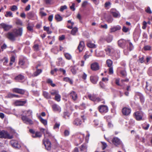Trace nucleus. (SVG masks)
I'll return each instance as SVG.
<instances>
[{"label": "nucleus", "instance_id": "36", "mask_svg": "<svg viewBox=\"0 0 152 152\" xmlns=\"http://www.w3.org/2000/svg\"><path fill=\"white\" fill-rule=\"evenodd\" d=\"M50 94L53 95H56L58 93V92L56 90H52L50 91Z\"/></svg>", "mask_w": 152, "mask_h": 152}, {"label": "nucleus", "instance_id": "50", "mask_svg": "<svg viewBox=\"0 0 152 152\" xmlns=\"http://www.w3.org/2000/svg\"><path fill=\"white\" fill-rule=\"evenodd\" d=\"M140 95V101L142 103L143 102H144V99L143 96L141 94H139Z\"/></svg>", "mask_w": 152, "mask_h": 152}, {"label": "nucleus", "instance_id": "25", "mask_svg": "<svg viewBox=\"0 0 152 152\" xmlns=\"http://www.w3.org/2000/svg\"><path fill=\"white\" fill-rule=\"evenodd\" d=\"M26 101L17 100L15 102V104L17 106H23L26 103Z\"/></svg>", "mask_w": 152, "mask_h": 152}, {"label": "nucleus", "instance_id": "62", "mask_svg": "<svg viewBox=\"0 0 152 152\" xmlns=\"http://www.w3.org/2000/svg\"><path fill=\"white\" fill-rule=\"evenodd\" d=\"M28 16L30 17H33L34 16V14L32 12H30L28 14Z\"/></svg>", "mask_w": 152, "mask_h": 152}, {"label": "nucleus", "instance_id": "55", "mask_svg": "<svg viewBox=\"0 0 152 152\" xmlns=\"http://www.w3.org/2000/svg\"><path fill=\"white\" fill-rule=\"evenodd\" d=\"M60 125V124H59L57 123H56L53 127L54 129H55L57 128H58Z\"/></svg>", "mask_w": 152, "mask_h": 152}, {"label": "nucleus", "instance_id": "42", "mask_svg": "<svg viewBox=\"0 0 152 152\" xmlns=\"http://www.w3.org/2000/svg\"><path fill=\"white\" fill-rule=\"evenodd\" d=\"M87 147L86 146L82 145L80 147V150L81 151H84L86 152Z\"/></svg>", "mask_w": 152, "mask_h": 152}, {"label": "nucleus", "instance_id": "9", "mask_svg": "<svg viewBox=\"0 0 152 152\" xmlns=\"http://www.w3.org/2000/svg\"><path fill=\"white\" fill-rule=\"evenodd\" d=\"M91 69L93 71H97L99 69V64L96 62H94L91 64Z\"/></svg>", "mask_w": 152, "mask_h": 152}, {"label": "nucleus", "instance_id": "24", "mask_svg": "<svg viewBox=\"0 0 152 152\" xmlns=\"http://www.w3.org/2000/svg\"><path fill=\"white\" fill-rule=\"evenodd\" d=\"M70 96L74 101L76 100L77 98V94L74 91H72L70 93Z\"/></svg>", "mask_w": 152, "mask_h": 152}, {"label": "nucleus", "instance_id": "60", "mask_svg": "<svg viewBox=\"0 0 152 152\" xmlns=\"http://www.w3.org/2000/svg\"><path fill=\"white\" fill-rule=\"evenodd\" d=\"M139 61L141 63H143L144 61V57H142L140 58L139 60Z\"/></svg>", "mask_w": 152, "mask_h": 152}, {"label": "nucleus", "instance_id": "46", "mask_svg": "<svg viewBox=\"0 0 152 152\" xmlns=\"http://www.w3.org/2000/svg\"><path fill=\"white\" fill-rule=\"evenodd\" d=\"M67 8V7L66 6V5H64L63 6H62L61 7L60 9V11H63L64 10L66 9Z\"/></svg>", "mask_w": 152, "mask_h": 152}, {"label": "nucleus", "instance_id": "48", "mask_svg": "<svg viewBox=\"0 0 152 152\" xmlns=\"http://www.w3.org/2000/svg\"><path fill=\"white\" fill-rule=\"evenodd\" d=\"M109 73L110 74H113V68L112 67H109Z\"/></svg>", "mask_w": 152, "mask_h": 152}, {"label": "nucleus", "instance_id": "20", "mask_svg": "<svg viewBox=\"0 0 152 152\" xmlns=\"http://www.w3.org/2000/svg\"><path fill=\"white\" fill-rule=\"evenodd\" d=\"M52 108L53 110L55 111H57L60 112L61 111V108L58 105L55 104L52 106Z\"/></svg>", "mask_w": 152, "mask_h": 152}, {"label": "nucleus", "instance_id": "51", "mask_svg": "<svg viewBox=\"0 0 152 152\" xmlns=\"http://www.w3.org/2000/svg\"><path fill=\"white\" fill-rule=\"evenodd\" d=\"M16 23L17 24L20 25H22V21L19 19H18L17 20Z\"/></svg>", "mask_w": 152, "mask_h": 152}, {"label": "nucleus", "instance_id": "34", "mask_svg": "<svg viewBox=\"0 0 152 152\" xmlns=\"http://www.w3.org/2000/svg\"><path fill=\"white\" fill-rule=\"evenodd\" d=\"M106 64L108 67H110L113 64V62L110 59H108L106 61Z\"/></svg>", "mask_w": 152, "mask_h": 152}, {"label": "nucleus", "instance_id": "40", "mask_svg": "<svg viewBox=\"0 0 152 152\" xmlns=\"http://www.w3.org/2000/svg\"><path fill=\"white\" fill-rule=\"evenodd\" d=\"M128 45H129V50L131 51L133 48V47L132 45V43L130 42L129 41H128V43H127V44L126 46L127 47V48H128Z\"/></svg>", "mask_w": 152, "mask_h": 152}, {"label": "nucleus", "instance_id": "49", "mask_svg": "<svg viewBox=\"0 0 152 152\" xmlns=\"http://www.w3.org/2000/svg\"><path fill=\"white\" fill-rule=\"evenodd\" d=\"M129 30V28L124 26L123 27L122 31L125 32H127Z\"/></svg>", "mask_w": 152, "mask_h": 152}, {"label": "nucleus", "instance_id": "23", "mask_svg": "<svg viewBox=\"0 0 152 152\" xmlns=\"http://www.w3.org/2000/svg\"><path fill=\"white\" fill-rule=\"evenodd\" d=\"M42 136V134L40 132H36L32 134V136L34 138L39 137L40 138Z\"/></svg>", "mask_w": 152, "mask_h": 152}, {"label": "nucleus", "instance_id": "31", "mask_svg": "<svg viewBox=\"0 0 152 152\" xmlns=\"http://www.w3.org/2000/svg\"><path fill=\"white\" fill-rule=\"evenodd\" d=\"M87 46L90 48H95L96 47V45L94 43L91 42H89L87 44Z\"/></svg>", "mask_w": 152, "mask_h": 152}, {"label": "nucleus", "instance_id": "30", "mask_svg": "<svg viewBox=\"0 0 152 152\" xmlns=\"http://www.w3.org/2000/svg\"><path fill=\"white\" fill-rule=\"evenodd\" d=\"M43 95L45 98L47 99H49L51 98L50 96L48 93L46 91L43 92Z\"/></svg>", "mask_w": 152, "mask_h": 152}, {"label": "nucleus", "instance_id": "4", "mask_svg": "<svg viewBox=\"0 0 152 152\" xmlns=\"http://www.w3.org/2000/svg\"><path fill=\"white\" fill-rule=\"evenodd\" d=\"M106 54L109 56H111L115 50L114 48L112 46H108L105 49Z\"/></svg>", "mask_w": 152, "mask_h": 152}, {"label": "nucleus", "instance_id": "32", "mask_svg": "<svg viewBox=\"0 0 152 152\" xmlns=\"http://www.w3.org/2000/svg\"><path fill=\"white\" fill-rule=\"evenodd\" d=\"M55 19L58 21H60L62 20V18L58 14L56 15L55 16Z\"/></svg>", "mask_w": 152, "mask_h": 152}, {"label": "nucleus", "instance_id": "63", "mask_svg": "<svg viewBox=\"0 0 152 152\" xmlns=\"http://www.w3.org/2000/svg\"><path fill=\"white\" fill-rule=\"evenodd\" d=\"M27 28L28 30L29 31H33V27L31 26H28L27 27Z\"/></svg>", "mask_w": 152, "mask_h": 152}, {"label": "nucleus", "instance_id": "58", "mask_svg": "<svg viewBox=\"0 0 152 152\" xmlns=\"http://www.w3.org/2000/svg\"><path fill=\"white\" fill-rule=\"evenodd\" d=\"M75 4L74 3H73L72 6L70 7V9L73 11H74L75 10Z\"/></svg>", "mask_w": 152, "mask_h": 152}, {"label": "nucleus", "instance_id": "56", "mask_svg": "<svg viewBox=\"0 0 152 152\" xmlns=\"http://www.w3.org/2000/svg\"><path fill=\"white\" fill-rule=\"evenodd\" d=\"M113 20V19L112 17H109L107 20V22L108 23H111Z\"/></svg>", "mask_w": 152, "mask_h": 152}, {"label": "nucleus", "instance_id": "38", "mask_svg": "<svg viewBox=\"0 0 152 152\" xmlns=\"http://www.w3.org/2000/svg\"><path fill=\"white\" fill-rule=\"evenodd\" d=\"M5 16L7 17H13L12 13L11 11H7L6 12Z\"/></svg>", "mask_w": 152, "mask_h": 152}, {"label": "nucleus", "instance_id": "14", "mask_svg": "<svg viewBox=\"0 0 152 152\" xmlns=\"http://www.w3.org/2000/svg\"><path fill=\"white\" fill-rule=\"evenodd\" d=\"M98 77L96 75L91 76L90 80L91 83L93 84H96L98 80Z\"/></svg>", "mask_w": 152, "mask_h": 152}, {"label": "nucleus", "instance_id": "37", "mask_svg": "<svg viewBox=\"0 0 152 152\" xmlns=\"http://www.w3.org/2000/svg\"><path fill=\"white\" fill-rule=\"evenodd\" d=\"M61 97V96L58 93L55 95V99L58 102H59L60 101Z\"/></svg>", "mask_w": 152, "mask_h": 152}, {"label": "nucleus", "instance_id": "2", "mask_svg": "<svg viewBox=\"0 0 152 152\" xmlns=\"http://www.w3.org/2000/svg\"><path fill=\"white\" fill-rule=\"evenodd\" d=\"M127 43H128V41L123 39H120L118 41V46L122 48H124L126 46Z\"/></svg>", "mask_w": 152, "mask_h": 152}, {"label": "nucleus", "instance_id": "41", "mask_svg": "<svg viewBox=\"0 0 152 152\" xmlns=\"http://www.w3.org/2000/svg\"><path fill=\"white\" fill-rule=\"evenodd\" d=\"M8 96L9 98H12L13 97H19L18 95L13 94L11 93H9Z\"/></svg>", "mask_w": 152, "mask_h": 152}, {"label": "nucleus", "instance_id": "33", "mask_svg": "<svg viewBox=\"0 0 152 152\" xmlns=\"http://www.w3.org/2000/svg\"><path fill=\"white\" fill-rule=\"evenodd\" d=\"M77 31V28L76 27H74L72 28L71 31V34L73 35H75Z\"/></svg>", "mask_w": 152, "mask_h": 152}, {"label": "nucleus", "instance_id": "64", "mask_svg": "<svg viewBox=\"0 0 152 152\" xmlns=\"http://www.w3.org/2000/svg\"><path fill=\"white\" fill-rule=\"evenodd\" d=\"M87 1H84L82 3V6L83 7H85L87 4Z\"/></svg>", "mask_w": 152, "mask_h": 152}, {"label": "nucleus", "instance_id": "7", "mask_svg": "<svg viewBox=\"0 0 152 152\" xmlns=\"http://www.w3.org/2000/svg\"><path fill=\"white\" fill-rule=\"evenodd\" d=\"M22 119L24 123L27 124H32L33 123V121L31 119L28 118L26 116H23Z\"/></svg>", "mask_w": 152, "mask_h": 152}, {"label": "nucleus", "instance_id": "27", "mask_svg": "<svg viewBox=\"0 0 152 152\" xmlns=\"http://www.w3.org/2000/svg\"><path fill=\"white\" fill-rule=\"evenodd\" d=\"M24 76L21 75H19L15 77V80L20 81L24 79Z\"/></svg>", "mask_w": 152, "mask_h": 152}, {"label": "nucleus", "instance_id": "57", "mask_svg": "<svg viewBox=\"0 0 152 152\" xmlns=\"http://www.w3.org/2000/svg\"><path fill=\"white\" fill-rule=\"evenodd\" d=\"M4 61L3 62V64L4 65H6L8 61V58H4Z\"/></svg>", "mask_w": 152, "mask_h": 152}, {"label": "nucleus", "instance_id": "16", "mask_svg": "<svg viewBox=\"0 0 152 152\" xmlns=\"http://www.w3.org/2000/svg\"><path fill=\"white\" fill-rule=\"evenodd\" d=\"M121 29V27L119 25H117L111 28H110V32H115V31L120 30Z\"/></svg>", "mask_w": 152, "mask_h": 152}, {"label": "nucleus", "instance_id": "54", "mask_svg": "<svg viewBox=\"0 0 152 152\" xmlns=\"http://www.w3.org/2000/svg\"><path fill=\"white\" fill-rule=\"evenodd\" d=\"M69 134V131L66 130L64 132V134L65 136H68Z\"/></svg>", "mask_w": 152, "mask_h": 152}, {"label": "nucleus", "instance_id": "10", "mask_svg": "<svg viewBox=\"0 0 152 152\" xmlns=\"http://www.w3.org/2000/svg\"><path fill=\"white\" fill-rule=\"evenodd\" d=\"M88 97L91 100L94 101H97V102H99L101 101L100 99L99 98H96V95L94 94H89L88 95Z\"/></svg>", "mask_w": 152, "mask_h": 152}, {"label": "nucleus", "instance_id": "19", "mask_svg": "<svg viewBox=\"0 0 152 152\" xmlns=\"http://www.w3.org/2000/svg\"><path fill=\"white\" fill-rule=\"evenodd\" d=\"M13 32L16 37L18 36H21L22 33V28H20L18 30L14 31Z\"/></svg>", "mask_w": 152, "mask_h": 152}, {"label": "nucleus", "instance_id": "47", "mask_svg": "<svg viewBox=\"0 0 152 152\" xmlns=\"http://www.w3.org/2000/svg\"><path fill=\"white\" fill-rule=\"evenodd\" d=\"M147 24V23L145 21H144L143 22L142 25L143 26H142V28L143 29H145L146 27V25Z\"/></svg>", "mask_w": 152, "mask_h": 152}, {"label": "nucleus", "instance_id": "35", "mask_svg": "<svg viewBox=\"0 0 152 152\" xmlns=\"http://www.w3.org/2000/svg\"><path fill=\"white\" fill-rule=\"evenodd\" d=\"M64 56L68 60H70L72 58V56L69 53H67L64 54Z\"/></svg>", "mask_w": 152, "mask_h": 152}, {"label": "nucleus", "instance_id": "59", "mask_svg": "<svg viewBox=\"0 0 152 152\" xmlns=\"http://www.w3.org/2000/svg\"><path fill=\"white\" fill-rule=\"evenodd\" d=\"M121 75L124 77H125L126 75V72L124 71H121Z\"/></svg>", "mask_w": 152, "mask_h": 152}, {"label": "nucleus", "instance_id": "11", "mask_svg": "<svg viewBox=\"0 0 152 152\" xmlns=\"http://www.w3.org/2000/svg\"><path fill=\"white\" fill-rule=\"evenodd\" d=\"M135 117L136 119L137 120H141L143 114L142 113L139 112H137L134 113Z\"/></svg>", "mask_w": 152, "mask_h": 152}, {"label": "nucleus", "instance_id": "6", "mask_svg": "<svg viewBox=\"0 0 152 152\" xmlns=\"http://www.w3.org/2000/svg\"><path fill=\"white\" fill-rule=\"evenodd\" d=\"M99 112L101 113H106L108 111L107 107L104 105H101L98 107Z\"/></svg>", "mask_w": 152, "mask_h": 152}, {"label": "nucleus", "instance_id": "17", "mask_svg": "<svg viewBox=\"0 0 152 152\" xmlns=\"http://www.w3.org/2000/svg\"><path fill=\"white\" fill-rule=\"evenodd\" d=\"M7 37L10 39L14 40H15V38L16 37L13 32L12 33H8L7 34Z\"/></svg>", "mask_w": 152, "mask_h": 152}, {"label": "nucleus", "instance_id": "44", "mask_svg": "<svg viewBox=\"0 0 152 152\" xmlns=\"http://www.w3.org/2000/svg\"><path fill=\"white\" fill-rule=\"evenodd\" d=\"M47 82L49 83H50L51 86L53 87H54L55 85L53 83L52 81L50 79H48L47 80Z\"/></svg>", "mask_w": 152, "mask_h": 152}, {"label": "nucleus", "instance_id": "13", "mask_svg": "<svg viewBox=\"0 0 152 152\" xmlns=\"http://www.w3.org/2000/svg\"><path fill=\"white\" fill-rule=\"evenodd\" d=\"M39 129L41 132H42L43 133L45 138L46 137L45 134V132L46 134L48 135V136L50 137L52 136L51 134L49 132L48 129H44L41 127L39 128Z\"/></svg>", "mask_w": 152, "mask_h": 152}, {"label": "nucleus", "instance_id": "18", "mask_svg": "<svg viewBox=\"0 0 152 152\" xmlns=\"http://www.w3.org/2000/svg\"><path fill=\"white\" fill-rule=\"evenodd\" d=\"M112 141L113 144L116 146L120 145L121 143L120 139L117 137L113 138Z\"/></svg>", "mask_w": 152, "mask_h": 152}, {"label": "nucleus", "instance_id": "29", "mask_svg": "<svg viewBox=\"0 0 152 152\" xmlns=\"http://www.w3.org/2000/svg\"><path fill=\"white\" fill-rule=\"evenodd\" d=\"M39 118L40 119L41 122L44 125H46L47 124V121L46 120L42 118L40 116H38Z\"/></svg>", "mask_w": 152, "mask_h": 152}, {"label": "nucleus", "instance_id": "1", "mask_svg": "<svg viewBox=\"0 0 152 152\" xmlns=\"http://www.w3.org/2000/svg\"><path fill=\"white\" fill-rule=\"evenodd\" d=\"M13 136L10 134L7 131L0 130V138L4 139H11L13 138Z\"/></svg>", "mask_w": 152, "mask_h": 152}, {"label": "nucleus", "instance_id": "3", "mask_svg": "<svg viewBox=\"0 0 152 152\" xmlns=\"http://www.w3.org/2000/svg\"><path fill=\"white\" fill-rule=\"evenodd\" d=\"M0 27L3 28L4 31H7L9 30L12 27V26L11 25L2 23L0 24Z\"/></svg>", "mask_w": 152, "mask_h": 152}, {"label": "nucleus", "instance_id": "39", "mask_svg": "<svg viewBox=\"0 0 152 152\" xmlns=\"http://www.w3.org/2000/svg\"><path fill=\"white\" fill-rule=\"evenodd\" d=\"M64 80L66 81L67 82L71 84H72L73 83V81L72 80L69 78L66 77L64 79Z\"/></svg>", "mask_w": 152, "mask_h": 152}, {"label": "nucleus", "instance_id": "5", "mask_svg": "<svg viewBox=\"0 0 152 152\" xmlns=\"http://www.w3.org/2000/svg\"><path fill=\"white\" fill-rule=\"evenodd\" d=\"M10 143L12 146L16 148H19L21 147L18 142L16 140H12L10 141Z\"/></svg>", "mask_w": 152, "mask_h": 152}, {"label": "nucleus", "instance_id": "45", "mask_svg": "<svg viewBox=\"0 0 152 152\" xmlns=\"http://www.w3.org/2000/svg\"><path fill=\"white\" fill-rule=\"evenodd\" d=\"M69 114L67 112L64 113V117L65 119H67L69 116Z\"/></svg>", "mask_w": 152, "mask_h": 152}, {"label": "nucleus", "instance_id": "15", "mask_svg": "<svg viewBox=\"0 0 152 152\" xmlns=\"http://www.w3.org/2000/svg\"><path fill=\"white\" fill-rule=\"evenodd\" d=\"M13 92L23 94L25 93L24 90L18 88H15L12 89Z\"/></svg>", "mask_w": 152, "mask_h": 152}, {"label": "nucleus", "instance_id": "12", "mask_svg": "<svg viewBox=\"0 0 152 152\" xmlns=\"http://www.w3.org/2000/svg\"><path fill=\"white\" fill-rule=\"evenodd\" d=\"M131 112L130 109L127 107H124L122 110L123 114L125 115H128Z\"/></svg>", "mask_w": 152, "mask_h": 152}, {"label": "nucleus", "instance_id": "52", "mask_svg": "<svg viewBox=\"0 0 152 152\" xmlns=\"http://www.w3.org/2000/svg\"><path fill=\"white\" fill-rule=\"evenodd\" d=\"M102 148L103 149H104L107 147V145L106 143L104 142H102Z\"/></svg>", "mask_w": 152, "mask_h": 152}, {"label": "nucleus", "instance_id": "28", "mask_svg": "<svg viewBox=\"0 0 152 152\" xmlns=\"http://www.w3.org/2000/svg\"><path fill=\"white\" fill-rule=\"evenodd\" d=\"M111 12L114 17H119L120 16L119 13L118 12H112L111 11Z\"/></svg>", "mask_w": 152, "mask_h": 152}, {"label": "nucleus", "instance_id": "26", "mask_svg": "<svg viewBox=\"0 0 152 152\" xmlns=\"http://www.w3.org/2000/svg\"><path fill=\"white\" fill-rule=\"evenodd\" d=\"M38 68V67L37 66L36 67V68L37 69ZM42 72V70L41 69H37V70L35 72L33 75H32V76L34 77V76H36L38 75L40 73H41Z\"/></svg>", "mask_w": 152, "mask_h": 152}, {"label": "nucleus", "instance_id": "43", "mask_svg": "<svg viewBox=\"0 0 152 152\" xmlns=\"http://www.w3.org/2000/svg\"><path fill=\"white\" fill-rule=\"evenodd\" d=\"M18 9L17 7L15 5H13L10 8V10L12 11H14Z\"/></svg>", "mask_w": 152, "mask_h": 152}, {"label": "nucleus", "instance_id": "21", "mask_svg": "<svg viewBox=\"0 0 152 152\" xmlns=\"http://www.w3.org/2000/svg\"><path fill=\"white\" fill-rule=\"evenodd\" d=\"M85 47V44L83 41L80 42L77 48L79 50L80 52L82 51L83 50Z\"/></svg>", "mask_w": 152, "mask_h": 152}, {"label": "nucleus", "instance_id": "8", "mask_svg": "<svg viewBox=\"0 0 152 152\" xmlns=\"http://www.w3.org/2000/svg\"><path fill=\"white\" fill-rule=\"evenodd\" d=\"M43 143L45 146L46 149L48 150H50L51 148V143L48 140L45 141L43 140Z\"/></svg>", "mask_w": 152, "mask_h": 152}, {"label": "nucleus", "instance_id": "53", "mask_svg": "<svg viewBox=\"0 0 152 152\" xmlns=\"http://www.w3.org/2000/svg\"><path fill=\"white\" fill-rule=\"evenodd\" d=\"M113 39V37L111 36L109 37L107 39V41L108 42H111Z\"/></svg>", "mask_w": 152, "mask_h": 152}, {"label": "nucleus", "instance_id": "22", "mask_svg": "<svg viewBox=\"0 0 152 152\" xmlns=\"http://www.w3.org/2000/svg\"><path fill=\"white\" fill-rule=\"evenodd\" d=\"M81 124V121L78 118L75 119L73 122V124L76 126H80Z\"/></svg>", "mask_w": 152, "mask_h": 152}, {"label": "nucleus", "instance_id": "61", "mask_svg": "<svg viewBox=\"0 0 152 152\" xmlns=\"http://www.w3.org/2000/svg\"><path fill=\"white\" fill-rule=\"evenodd\" d=\"M146 12L149 13H151L152 12L149 7H148L146 10Z\"/></svg>", "mask_w": 152, "mask_h": 152}]
</instances>
